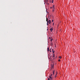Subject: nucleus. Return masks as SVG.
<instances>
[{
    "label": "nucleus",
    "mask_w": 80,
    "mask_h": 80,
    "mask_svg": "<svg viewBox=\"0 0 80 80\" xmlns=\"http://www.w3.org/2000/svg\"><path fill=\"white\" fill-rule=\"evenodd\" d=\"M49 24H50V23H51V21L50 20H49Z\"/></svg>",
    "instance_id": "nucleus-3"
},
{
    "label": "nucleus",
    "mask_w": 80,
    "mask_h": 80,
    "mask_svg": "<svg viewBox=\"0 0 80 80\" xmlns=\"http://www.w3.org/2000/svg\"><path fill=\"white\" fill-rule=\"evenodd\" d=\"M49 48H48V49H47L48 52H49Z\"/></svg>",
    "instance_id": "nucleus-4"
},
{
    "label": "nucleus",
    "mask_w": 80,
    "mask_h": 80,
    "mask_svg": "<svg viewBox=\"0 0 80 80\" xmlns=\"http://www.w3.org/2000/svg\"><path fill=\"white\" fill-rule=\"evenodd\" d=\"M48 21V19H47V18H46V22Z\"/></svg>",
    "instance_id": "nucleus-10"
},
{
    "label": "nucleus",
    "mask_w": 80,
    "mask_h": 80,
    "mask_svg": "<svg viewBox=\"0 0 80 80\" xmlns=\"http://www.w3.org/2000/svg\"><path fill=\"white\" fill-rule=\"evenodd\" d=\"M53 57L54 58L55 57V54H53Z\"/></svg>",
    "instance_id": "nucleus-13"
},
{
    "label": "nucleus",
    "mask_w": 80,
    "mask_h": 80,
    "mask_svg": "<svg viewBox=\"0 0 80 80\" xmlns=\"http://www.w3.org/2000/svg\"><path fill=\"white\" fill-rule=\"evenodd\" d=\"M57 76L55 75V77H57Z\"/></svg>",
    "instance_id": "nucleus-20"
},
{
    "label": "nucleus",
    "mask_w": 80,
    "mask_h": 80,
    "mask_svg": "<svg viewBox=\"0 0 80 80\" xmlns=\"http://www.w3.org/2000/svg\"><path fill=\"white\" fill-rule=\"evenodd\" d=\"M49 19H50V18Z\"/></svg>",
    "instance_id": "nucleus-26"
},
{
    "label": "nucleus",
    "mask_w": 80,
    "mask_h": 80,
    "mask_svg": "<svg viewBox=\"0 0 80 80\" xmlns=\"http://www.w3.org/2000/svg\"><path fill=\"white\" fill-rule=\"evenodd\" d=\"M51 80H52V79H51Z\"/></svg>",
    "instance_id": "nucleus-25"
},
{
    "label": "nucleus",
    "mask_w": 80,
    "mask_h": 80,
    "mask_svg": "<svg viewBox=\"0 0 80 80\" xmlns=\"http://www.w3.org/2000/svg\"><path fill=\"white\" fill-rule=\"evenodd\" d=\"M52 8L51 7V8Z\"/></svg>",
    "instance_id": "nucleus-24"
},
{
    "label": "nucleus",
    "mask_w": 80,
    "mask_h": 80,
    "mask_svg": "<svg viewBox=\"0 0 80 80\" xmlns=\"http://www.w3.org/2000/svg\"><path fill=\"white\" fill-rule=\"evenodd\" d=\"M49 23V21H47V23Z\"/></svg>",
    "instance_id": "nucleus-12"
},
{
    "label": "nucleus",
    "mask_w": 80,
    "mask_h": 80,
    "mask_svg": "<svg viewBox=\"0 0 80 80\" xmlns=\"http://www.w3.org/2000/svg\"><path fill=\"white\" fill-rule=\"evenodd\" d=\"M57 74H58L57 72H56V73L55 75L56 76H57Z\"/></svg>",
    "instance_id": "nucleus-11"
},
{
    "label": "nucleus",
    "mask_w": 80,
    "mask_h": 80,
    "mask_svg": "<svg viewBox=\"0 0 80 80\" xmlns=\"http://www.w3.org/2000/svg\"><path fill=\"white\" fill-rule=\"evenodd\" d=\"M48 30V29H47V30Z\"/></svg>",
    "instance_id": "nucleus-27"
},
{
    "label": "nucleus",
    "mask_w": 80,
    "mask_h": 80,
    "mask_svg": "<svg viewBox=\"0 0 80 80\" xmlns=\"http://www.w3.org/2000/svg\"><path fill=\"white\" fill-rule=\"evenodd\" d=\"M52 52H53V53H54V52H55V51H53V49H52Z\"/></svg>",
    "instance_id": "nucleus-5"
},
{
    "label": "nucleus",
    "mask_w": 80,
    "mask_h": 80,
    "mask_svg": "<svg viewBox=\"0 0 80 80\" xmlns=\"http://www.w3.org/2000/svg\"><path fill=\"white\" fill-rule=\"evenodd\" d=\"M49 24L48 23H47V25L48 26Z\"/></svg>",
    "instance_id": "nucleus-15"
},
{
    "label": "nucleus",
    "mask_w": 80,
    "mask_h": 80,
    "mask_svg": "<svg viewBox=\"0 0 80 80\" xmlns=\"http://www.w3.org/2000/svg\"><path fill=\"white\" fill-rule=\"evenodd\" d=\"M49 78H50V79H51V80H52V77H51V76H49Z\"/></svg>",
    "instance_id": "nucleus-6"
},
{
    "label": "nucleus",
    "mask_w": 80,
    "mask_h": 80,
    "mask_svg": "<svg viewBox=\"0 0 80 80\" xmlns=\"http://www.w3.org/2000/svg\"><path fill=\"white\" fill-rule=\"evenodd\" d=\"M54 7H55V5H53L52 6V8H54Z\"/></svg>",
    "instance_id": "nucleus-8"
},
{
    "label": "nucleus",
    "mask_w": 80,
    "mask_h": 80,
    "mask_svg": "<svg viewBox=\"0 0 80 80\" xmlns=\"http://www.w3.org/2000/svg\"><path fill=\"white\" fill-rule=\"evenodd\" d=\"M58 62H60V59L58 60Z\"/></svg>",
    "instance_id": "nucleus-16"
},
{
    "label": "nucleus",
    "mask_w": 80,
    "mask_h": 80,
    "mask_svg": "<svg viewBox=\"0 0 80 80\" xmlns=\"http://www.w3.org/2000/svg\"><path fill=\"white\" fill-rule=\"evenodd\" d=\"M52 3H53V0H52Z\"/></svg>",
    "instance_id": "nucleus-14"
},
{
    "label": "nucleus",
    "mask_w": 80,
    "mask_h": 80,
    "mask_svg": "<svg viewBox=\"0 0 80 80\" xmlns=\"http://www.w3.org/2000/svg\"><path fill=\"white\" fill-rule=\"evenodd\" d=\"M46 0V2H48V0Z\"/></svg>",
    "instance_id": "nucleus-17"
},
{
    "label": "nucleus",
    "mask_w": 80,
    "mask_h": 80,
    "mask_svg": "<svg viewBox=\"0 0 80 80\" xmlns=\"http://www.w3.org/2000/svg\"><path fill=\"white\" fill-rule=\"evenodd\" d=\"M52 76V74L51 75V76Z\"/></svg>",
    "instance_id": "nucleus-23"
},
{
    "label": "nucleus",
    "mask_w": 80,
    "mask_h": 80,
    "mask_svg": "<svg viewBox=\"0 0 80 80\" xmlns=\"http://www.w3.org/2000/svg\"><path fill=\"white\" fill-rule=\"evenodd\" d=\"M50 58L52 60H53V56H51Z\"/></svg>",
    "instance_id": "nucleus-2"
},
{
    "label": "nucleus",
    "mask_w": 80,
    "mask_h": 80,
    "mask_svg": "<svg viewBox=\"0 0 80 80\" xmlns=\"http://www.w3.org/2000/svg\"><path fill=\"white\" fill-rule=\"evenodd\" d=\"M50 30L52 32L53 30V28H51L50 29Z\"/></svg>",
    "instance_id": "nucleus-1"
},
{
    "label": "nucleus",
    "mask_w": 80,
    "mask_h": 80,
    "mask_svg": "<svg viewBox=\"0 0 80 80\" xmlns=\"http://www.w3.org/2000/svg\"><path fill=\"white\" fill-rule=\"evenodd\" d=\"M52 22H53V20H52Z\"/></svg>",
    "instance_id": "nucleus-19"
},
{
    "label": "nucleus",
    "mask_w": 80,
    "mask_h": 80,
    "mask_svg": "<svg viewBox=\"0 0 80 80\" xmlns=\"http://www.w3.org/2000/svg\"><path fill=\"white\" fill-rule=\"evenodd\" d=\"M59 58H60V59L62 58V57H61V56H59Z\"/></svg>",
    "instance_id": "nucleus-9"
},
{
    "label": "nucleus",
    "mask_w": 80,
    "mask_h": 80,
    "mask_svg": "<svg viewBox=\"0 0 80 80\" xmlns=\"http://www.w3.org/2000/svg\"><path fill=\"white\" fill-rule=\"evenodd\" d=\"M50 52H52V51H51V49L50 50Z\"/></svg>",
    "instance_id": "nucleus-18"
},
{
    "label": "nucleus",
    "mask_w": 80,
    "mask_h": 80,
    "mask_svg": "<svg viewBox=\"0 0 80 80\" xmlns=\"http://www.w3.org/2000/svg\"><path fill=\"white\" fill-rule=\"evenodd\" d=\"M54 73H55V72H54V71H53V75H54Z\"/></svg>",
    "instance_id": "nucleus-7"
},
{
    "label": "nucleus",
    "mask_w": 80,
    "mask_h": 80,
    "mask_svg": "<svg viewBox=\"0 0 80 80\" xmlns=\"http://www.w3.org/2000/svg\"><path fill=\"white\" fill-rule=\"evenodd\" d=\"M50 80V78H48V80Z\"/></svg>",
    "instance_id": "nucleus-22"
},
{
    "label": "nucleus",
    "mask_w": 80,
    "mask_h": 80,
    "mask_svg": "<svg viewBox=\"0 0 80 80\" xmlns=\"http://www.w3.org/2000/svg\"><path fill=\"white\" fill-rule=\"evenodd\" d=\"M52 39H51V42L52 41Z\"/></svg>",
    "instance_id": "nucleus-21"
}]
</instances>
